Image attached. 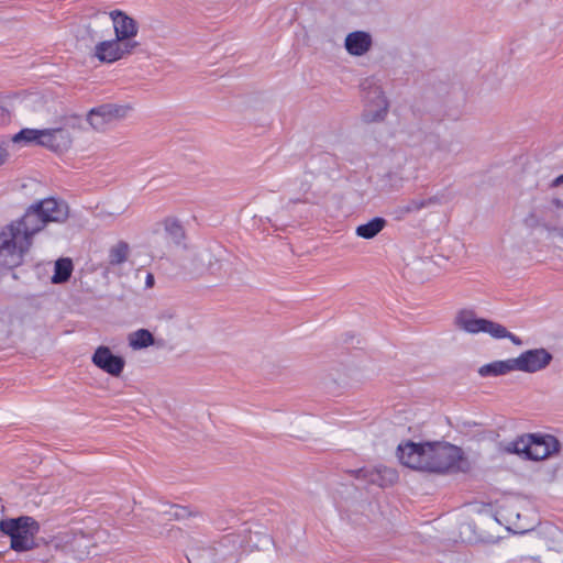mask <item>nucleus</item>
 <instances>
[{
    "mask_svg": "<svg viewBox=\"0 0 563 563\" xmlns=\"http://www.w3.org/2000/svg\"><path fill=\"white\" fill-rule=\"evenodd\" d=\"M69 216L64 200L45 198L31 205L16 221L0 231V268H13L22 264L34 236L49 222L62 223Z\"/></svg>",
    "mask_w": 563,
    "mask_h": 563,
    "instance_id": "1",
    "label": "nucleus"
},
{
    "mask_svg": "<svg viewBox=\"0 0 563 563\" xmlns=\"http://www.w3.org/2000/svg\"><path fill=\"white\" fill-rule=\"evenodd\" d=\"M398 457L413 470L446 473L461 470L463 452L449 442H407L399 444Z\"/></svg>",
    "mask_w": 563,
    "mask_h": 563,
    "instance_id": "2",
    "label": "nucleus"
},
{
    "mask_svg": "<svg viewBox=\"0 0 563 563\" xmlns=\"http://www.w3.org/2000/svg\"><path fill=\"white\" fill-rule=\"evenodd\" d=\"M78 118L65 117L59 121V125L48 129H23L13 136V142H24L26 144H36L54 152H65L73 144V134L70 129L75 128Z\"/></svg>",
    "mask_w": 563,
    "mask_h": 563,
    "instance_id": "3",
    "label": "nucleus"
},
{
    "mask_svg": "<svg viewBox=\"0 0 563 563\" xmlns=\"http://www.w3.org/2000/svg\"><path fill=\"white\" fill-rule=\"evenodd\" d=\"M0 531L10 537V548L15 552L31 551L36 547L38 522L30 516L0 520Z\"/></svg>",
    "mask_w": 563,
    "mask_h": 563,
    "instance_id": "4",
    "label": "nucleus"
},
{
    "mask_svg": "<svg viewBox=\"0 0 563 563\" xmlns=\"http://www.w3.org/2000/svg\"><path fill=\"white\" fill-rule=\"evenodd\" d=\"M506 451L523 455L527 459L539 461L547 459L559 451V442L552 435H525L508 443Z\"/></svg>",
    "mask_w": 563,
    "mask_h": 563,
    "instance_id": "5",
    "label": "nucleus"
},
{
    "mask_svg": "<svg viewBox=\"0 0 563 563\" xmlns=\"http://www.w3.org/2000/svg\"><path fill=\"white\" fill-rule=\"evenodd\" d=\"M361 89L365 99L362 120L366 123L384 121L388 113V101L377 80L374 77L365 78Z\"/></svg>",
    "mask_w": 563,
    "mask_h": 563,
    "instance_id": "6",
    "label": "nucleus"
},
{
    "mask_svg": "<svg viewBox=\"0 0 563 563\" xmlns=\"http://www.w3.org/2000/svg\"><path fill=\"white\" fill-rule=\"evenodd\" d=\"M137 47V42L120 41L115 37L102 40L96 43L92 56L100 63L112 64L132 55Z\"/></svg>",
    "mask_w": 563,
    "mask_h": 563,
    "instance_id": "7",
    "label": "nucleus"
},
{
    "mask_svg": "<svg viewBox=\"0 0 563 563\" xmlns=\"http://www.w3.org/2000/svg\"><path fill=\"white\" fill-rule=\"evenodd\" d=\"M454 323L459 329L471 334L483 332L492 336L493 334H499L501 331L499 323L484 318H478L474 311L466 309L456 313Z\"/></svg>",
    "mask_w": 563,
    "mask_h": 563,
    "instance_id": "8",
    "label": "nucleus"
},
{
    "mask_svg": "<svg viewBox=\"0 0 563 563\" xmlns=\"http://www.w3.org/2000/svg\"><path fill=\"white\" fill-rule=\"evenodd\" d=\"M130 110L126 104L106 103L91 109L87 120L95 130H103L107 124L125 118Z\"/></svg>",
    "mask_w": 563,
    "mask_h": 563,
    "instance_id": "9",
    "label": "nucleus"
},
{
    "mask_svg": "<svg viewBox=\"0 0 563 563\" xmlns=\"http://www.w3.org/2000/svg\"><path fill=\"white\" fill-rule=\"evenodd\" d=\"M552 361V355L545 349L527 350L514 357L515 368L518 372L536 373L544 369Z\"/></svg>",
    "mask_w": 563,
    "mask_h": 563,
    "instance_id": "10",
    "label": "nucleus"
},
{
    "mask_svg": "<svg viewBox=\"0 0 563 563\" xmlns=\"http://www.w3.org/2000/svg\"><path fill=\"white\" fill-rule=\"evenodd\" d=\"M442 200L439 196H428V197H415L407 201H402L398 206H396L393 210V214L396 220H402L410 214H415L420 212L423 209L432 208L435 206H440Z\"/></svg>",
    "mask_w": 563,
    "mask_h": 563,
    "instance_id": "11",
    "label": "nucleus"
},
{
    "mask_svg": "<svg viewBox=\"0 0 563 563\" xmlns=\"http://www.w3.org/2000/svg\"><path fill=\"white\" fill-rule=\"evenodd\" d=\"M111 19V26L114 30L115 38L120 41L136 42L133 40L139 31L136 22L124 12L114 10L108 13Z\"/></svg>",
    "mask_w": 563,
    "mask_h": 563,
    "instance_id": "12",
    "label": "nucleus"
},
{
    "mask_svg": "<svg viewBox=\"0 0 563 563\" xmlns=\"http://www.w3.org/2000/svg\"><path fill=\"white\" fill-rule=\"evenodd\" d=\"M357 477L375 484L379 487L393 485L398 479V474L394 468L386 466L364 467L356 471Z\"/></svg>",
    "mask_w": 563,
    "mask_h": 563,
    "instance_id": "13",
    "label": "nucleus"
},
{
    "mask_svg": "<svg viewBox=\"0 0 563 563\" xmlns=\"http://www.w3.org/2000/svg\"><path fill=\"white\" fill-rule=\"evenodd\" d=\"M92 363L112 376H119L124 368V360L113 355L109 347L99 346L93 355Z\"/></svg>",
    "mask_w": 563,
    "mask_h": 563,
    "instance_id": "14",
    "label": "nucleus"
},
{
    "mask_svg": "<svg viewBox=\"0 0 563 563\" xmlns=\"http://www.w3.org/2000/svg\"><path fill=\"white\" fill-rule=\"evenodd\" d=\"M373 46V37L365 31H353L345 36L344 48L353 57L366 55Z\"/></svg>",
    "mask_w": 563,
    "mask_h": 563,
    "instance_id": "15",
    "label": "nucleus"
},
{
    "mask_svg": "<svg viewBox=\"0 0 563 563\" xmlns=\"http://www.w3.org/2000/svg\"><path fill=\"white\" fill-rule=\"evenodd\" d=\"M111 19L108 13L100 12L85 26L90 42L102 41L110 33Z\"/></svg>",
    "mask_w": 563,
    "mask_h": 563,
    "instance_id": "16",
    "label": "nucleus"
},
{
    "mask_svg": "<svg viewBox=\"0 0 563 563\" xmlns=\"http://www.w3.org/2000/svg\"><path fill=\"white\" fill-rule=\"evenodd\" d=\"M311 174L297 177L286 184V191L290 195V201L298 203L306 201V195L311 188Z\"/></svg>",
    "mask_w": 563,
    "mask_h": 563,
    "instance_id": "17",
    "label": "nucleus"
},
{
    "mask_svg": "<svg viewBox=\"0 0 563 563\" xmlns=\"http://www.w3.org/2000/svg\"><path fill=\"white\" fill-rule=\"evenodd\" d=\"M511 372H516L514 357L484 364L478 368V374L482 377L503 376Z\"/></svg>",
    "mask_w": 563,
    "mask_h": 563,
    "instance_id": "18",
    "label": "nucleus"
},
{
    "mask_svg": "<svg viewBox=\"0 0 563 563\" xmlns=\"http://www.w3.org/2000/svg\"><path fill=\"white\" fill-rule=\"evenodd\" d=\"M386 220L380 217L373 218L367 223L360 224L355 229V233L357 236L362 239H373L375 238L385 227Z\"/></svg>",
    "mask_w": 563,
    "mask_h": 563,
    "instance_id": "19",
    "label": "nucleus"
},
{
    "mask_svg": "<svg viewBox=\"0 0 563 563\" xmlns=\"http://www.w3.org/2000/svg\"><path fill=\"white\" fill-rule=\"evenodd\" d=\"M128 342L132 350H142L154 345L155 340L153 334L146 329H139L129 333Z\"/></svg>",
    "mask_w": 563,
    "mask_h": 563,
    "instance_id": "20",
    "label": "nucleus"
},
{
    "mask_svg": "<svg viewBox=\"0 0 563 563\" xmlns=\"http://www.w3.org/2000/svg\"><path fill=\"white\" fill-rule=\"evenodd\" d=\"M70 549L78 560H84L90 554L89 549L92 547L91 539L84 534H75L69 542Z\"/></svg>",
    "mask_w": 563,
    "mask_h": 563,
    "instance_id": "21",
    "label": "nucleus"
},
{
    "mask_svg": "<svg viewBox=\"0 0 563 563\" xmlns=\"http://www.w3.org/2000/svg\"><path fill=\"white\" fill-rule=\"evenodd\" d=\"M73 262L70 258H59L55 262L54 275L52 276L53 284L66 283L73 273Z\"/></svg>",
    "mask_w": 563,
    "mask_h": 563,
    "instance_id": "22",
    "label": "nucleus"
},
{
    "mask_svg": "<svg viewBox=\"0 0 563 563\" xmlns=\"http://www.w3.org/2000/svg\"><path fill=\"white\" fill-rule=\"evenodd\" d=\"M164 229L165 233L167 235V239H169L173 243L179 245L181 244L185 232L183 227L179 224V222L175 219H166L164 221Z\"/></svg>",
    "mask_w": 563,
    "mask_h": 563,
    "instance_id": "23",
    "label": "nucleus"
},
{
    "mask_svg": "<svg viewBox=\"0 0 563 563\" xmlns=\"http://www.w3.org/2000/svg\"><path fill=\"white\" fill-rule=\"evenodd\" d=\"M129 245L125 242H119L113 245L109 251V264L110 265H120L128 260L129 256Z\"/></svg>",
    "mask_w": 563,
    "mask_h": 563,
    "instance_id": "24",
    "label": "nucleus"
},
{
    "mask_svg": "<svg viewBox=\"0 0 563 563\" xmlns=\"http://www.w3.org/2000/svg\"><path fill=\"white\" fill-rule=\"evenodd\" d=\"M499 328L501 329L499 334H493L492 338H494V339H509L516 345H521L522 344V341L520 340V338H518L517 335H515L511 332H509L500 323H499Z\"/></svg>",
    "mask_w": 563,
    "mask_h": 563,
    "instance_id": "25",
    "label": "nucleus"
},
{
    "mask_svg": "<svg viewBox=\"0 0 563 563\" xmlns=\"http://www.w3.org/2000/svg\"><path fill=\"white\" fill-rule=\"evenodd\" d=\"M166 514L169 516V518H173L176 520L184 519L189 516V512L186 508L177 506V505L170 506L169 510L166 511Z\"/></svg>",
    "mask_w": 563,
    "mask_h": 563,
    "instance_id": "26",
    "label": "nucleus"
},
{
    "mask_svg": "<svg viewBox=\"0 0 563 563\" xmlns=\"http://www.w3.org/2000/svg\"><path fill=\"white\" fill-rule=\"evenodd\" d=\"M551 220L559 221L563 225V211H559V213H552L551 216H549V210H544L543 217L541 219V224L549 232L552 231L547 228V222ZM553 232L556 233L555 231Z\"/></svg>",
    "mask_w": 563,
    "mask_h": 563,
    "instance_id": "27",
    "label": "nucleus"
},
{
    "mask_svg": "<svg viewBox=\"0 0 563 563\" xmlns=\"http://www.w3.org/2000/svg\"><path fill=\"white\" fill-rule=\"evenodd\" d=\"M544 210H549V216L552 213H559V211H563V201L560 199H553Z\"/></svg>",
    "mask_w": 563,
    "mask_h": 563,
    "instance_id": "28",
    "label": "nucleus"
},
{
    "mask_svg": "<svg viewBox=\"0 0 563 563\" xmlns=\"http://www.w3.org/2000/svg\"><path fill=\"white\" fill-rule=\"evenodd\" d=\"M547 228L551 231H555L559 236L563 238V225L559 221H548Z\"/></svg>",
    "mask_w": 563,
    "mask_h": 563,
    "instance_id": "29",
    "label": "nucleus"
},
{
    "mask_svg": "<svg viewBox=\"0 0 563 563\" xmlns=\"http://www.w3.org/2000/svg\"><path fill=\"white\" fill-rule=\"evenodd\" d=\"M154 282H155L154 275L148 273L146 275V279H145V287L146 288H152L154 286Z\"/></svg>",
    "mask_w": 563,
    "mask_h": 563,
    "instance_id": "30",
    "label": "nucleus"
},
{
    "mask_svg": "<svg viewBox=\"0 0 563 563\" xmlns=\"http://www.w3.org/2000/svg\"><path fill=\"white\" fill-rule=\"evenodd\" d=\"M563 184V175H560L558 176L553 181H552V187H559Z\"/></svg>",
    "mask_w": 563,
    "mask_h": 563,
    "instance_id": "31",
    "label": "nucleus"
},
{
    "mask_svg": "<svg viewBox=\"0 0 563 563\" xmlns=\"http://www.w3.org/2000/svg\"><path fill=\"white\" fill-rule=\"evenodd\" d=\"M5 156H7V154H5L4 150L0 147V165L4 162Z\"/></svg>",
    "mask_w": 563,
    "mask_h": 563,
    "instance_id": "32",
    "label": "nucleus"
},
{
    "mask_svg": "<svg viewBox=\"0 0 563 563\" xmlns=\"http://www.w3.org/2000/svg\"><path fill=\"white\" fill-rule=\"evenodd\" d=\"M203 552L207 553V554H212V550L211 549H206V550H203Z\"/></svg>",
    "mask_w": 563,
    "mask_h": 563,
    "instance_id": "33",
    "label": "nucleus"
},
{
    "mask_svg": "<svg viewBox=\"0 0 563 563\" xmlns=\"http://www.w3.org/2000/svg\"><path fill=\"white\" fill-rule=\"evenodd\" d=\"M190 555H191L192 559H197V556L195 554V551H191Z\"/></svg>",
    "mask_w": 563,
    "mask_h": 563,
    "instance_id": "34",
    "label": "nucleus"
}]
</instances>
